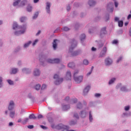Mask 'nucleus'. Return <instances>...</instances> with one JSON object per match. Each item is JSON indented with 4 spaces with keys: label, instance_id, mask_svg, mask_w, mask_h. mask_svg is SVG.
<instances>
[{
    "label": "nucleus",
    "instance_id": "603ef678",
    "mask_svg": "<svg viewBox=\"0 0 131 131\" xmlns=\"http://www.w3.org/2000/svg\"><path fill=\"white\" fill-rule=\"evenodd\" d=\"M101 96V94H99V93H96L95 95V96L96 97V98H98V97H100Z\"/></svg>",
    "mask_w": 131,
    "mask_h": 131
},
{
    "label": "nucleus",
    "instance_id": "39448f33",
    "mask_svg": "<svg viewBox=\"0 0 131 131\" xmlns=\"http://www.w3.org/2000/svg\"><path fill=\"white\" fill-rule=\"evenodd\" d=\"M76 46H77L76 42L74 40H73L72 41V45L69 49V53H72V50H73V49H74V48H75V47H76Z\"/></svg>",
    "mask_w": 131,
    "mask_h": 131
},
{
    "label": "nucleus",
    "instance_id": "72a5a7b5",
    "mask_svg": "<svg viewBox=\"0 0 131 131\" xmlns=\"http://www.w3.org/2000/svg\"><path fill=\"white\" fill-rule=\"evenodd\" d=\"M31 43V41H30L28 43H27L24 45V48H27L29 47V45Z\"/></svg>",
    "mask_w": 131,
    "mask_h": 131
},
{
    "label": "nucleus",
    "instance_id": "bf43d9fd",
    "mask_svg": "<svg viewBox=\"0 0 131 131\" xmlns=\"http://www.w3.org/2000/svg\"><path fill=\"white\" fill-rule=\"evenodd\" d=\"M129 19H131V14H129L127 16V19L129 20Z\"/></svg>",
    "mask_w": 131,
    "mask_h": 131
},
{
    "label": "nucleus",
    "instance_id": "f704fd0d",
    "mask_svg": "<svg viewBox=\"0 0 131 131\" xmlns=\"http://www.w3.org/2000/svg\"><path fill=\"white\" fill-rule=\"evenodd\" d=\"M115 79H116L115 78L112 79L108 82L109 84H112V83H113L114 81H115Z\"/></svg>",
    "mask_w": 131,
    "mask_h": 131
},
{
    "label": "nucleus",
    "instance_id": "09e8293b",
    "mask_svg": "<svg viewBox=\"0 0 131 131\" xmlns=\"http://www.w3.org/2000/svg\"><path fill=\"white\" fill-rule=\"evenodd\" d=\"M115 22H118V21H120V20H119V17H116L115 18Z\"/></svg>",
    "mask_w": 131,
    "mask_h": 131
},
{
    "label": "nucleus",
    "instance_id": "ddd939ff",
    "mask_svg": "<svg viewBox=\"0 0 131 131\" xmlns=\"http://www.w3.org/2000/svg\"><path fill=\"white\" fill-rule=\"evenodd\" d=\"M57 41H58V40L55 39L53 42V48L54 50H56V49H57Z\"/></svg>",
    "mask_w": 131,
    "mask_h": 131
},
{
    "label": "nucleus",
    "instance_id": "4be33fe9",
    "mask_svg": "<svg viewBox=\"0 0 131 131\" xmlns=\"http://www.w3.org/2000/svg\"><path fill=\"white\" fill-rule=\"evenodd\" d=\"M118 26L119 27H122L123 26V21L122 20L118 21Z\"/></svg>",
    "mask_w": 131,
    "mask_h": 131
},
{
    "label": "nucleus",
    "instance_id": "f8f14e48",
    "mask_svg": "<svg viewBox=\"0 0 131 131\" xmlns=\"http://www.w3.org/2000/svg\"><path fill=\"white\" fill-rule=\"evenodd\" d=\"M80 116L82 118H84L86 116V112L84 111L81 112Z\"/></svg>",
    "mask_w": 131,
    "mask_h": 131
},
{
    "label": "nucleus",
    "instance_id": "2eb2a0df",
    "mask_svg": "<svg viewBox=\"0 0 131 131\" xmlns=\"http://www.w3.org/2000/svg\"><path fill=\"white\" fill-rule=\"evenodd\" d=\"M16 114V113L15 111H11L10 112V116L11 118H14L15 117V115Z\"/></svg>",
    "mask_w": 131,
    "mask_h": 131
},
{
    "label": "nucleus",
    "instance_id": "49530a36",
    "mask_svg": "<svg viewBox=\"0 0 131 131\" xmlns=\"http://www.w3.org/2000/svg\"><path fill=\"white\" fill-rule=\"evenodd\" d=\"M38 42V39H36L33 43V46H35V45H36V43H37V42Z\"/></svg>",
    "mask_w": 131,
    "mask_h": 131
},
{
    "label": "nucleus",
    "instance_id": "412c9836",
    "mask_svg": "<svg viewBox=\"0 0 131 131\" xmlns=\"http://www.w3.org/2000/svg\"><path fill=\"white\" fill-rule=\"evenodd\" d=\"M17 72H18V70L17 69H12L11 74H16Z\"/></svg>",
    "mask_w": 131,
    "mask_h": 131
},
{
    "label": "nucleus",
    "instance_id": "aec40b11",
    "mask_svg": "<svg viewBox=\"0 0 131 131\" xmlns=\"http://www.w3.org/2000/svg\"><path fill=\"white\" fill-rule=\"evenodd\" d=\"M68 67L70 68H74L75 67L74 63L73 62H70L68 64Z\"/></svg>",
    "mask_w": 131,
    "mask_h": 131
},
{
    "label": "nucleus",
    "instance_id": "bb28decb",
    "mask_svg": "<svg viewBox=\"0 0 131 131\" xmlns=\"http://www.w3.org/2000/svg\"><path fill=\"white\" fill-rule=\"evenodd\" d=\"M17 28H18V25L17 24V23H14L13 29H17Z\"/></svg>",
    "mask_w": 131,
    "mask_h": 131
},
{
    "label": "nucleus",
    "instance_id": "f257e3e1",
    "mask_svg": "<svg viewBox=\"0 0 131 131\" xmlns=\"http://www.w3.org/2000/svg\"><path fill=\"white\" fill-rule=\"evenodd\" d=\"M78 74V71H77L74 72V79L77 83H80L82 81V80L83 79V76H80L78 77H76V75Z\"/></svg>",
    "mask_w": 131,
    "mask_h": 131
},
{
    "label": "nucleus",
    "instance_id": "c85d7f7f",
    "mask_svg": "<svg viewBox=\"0 0 131 131\" xmlns=\"http://www.w3.org/2000/svg\"><path fill=\"white\" fill-rule=\"evenodd\" d=\"M35 90L36 91H39L40 89V84H37L35 87Z\"/></svg>",
    "mask_w": 131,
    "mask_h": 131
},
{
    "label": "nucleus",
    "instance_id": "1a4fd4ad",
    "mask_svg": "<svg viewBox=\"0 0 131 131\" xmlns=\"http://www.w3.org/2000/svg\"><path fill=\"white\" fill-rule=\"evenodd\" d=\"M91 89V86H87L83 91V94L84 95H86V94H88V93H89V91H90V89Z\"/></svg>",
    "mask_w": 131,
    "mask_h": 131
},
{
    "label": "nucleus",
    "instance_id": "5fc2aeb1",
    "mask_svg": "<svg viewBox=\"0 0 131 131\" xmlns=\"http://www.w3.org/2000/svg\"><path fill=\"white\" fill-rule=\"evenodd\" d=\"M121 60H122V57H120V58L117 60V63H119V61H121Z\"/></svg>",
    "mask_w": 131,
    "mask_h": 131
},
{
    "label": "nucleus",
    "instance_id": "3c124183",
    "mask_svg": "<svg viewBox=\"0 0 131 131\" xmlns=\"http://www.w3.org/2000/svg\"><path fill=\"white\" fill-rule=\"evenodd\" d=\"M40 126V127H41V128H42L43 129H47V127H46V126L41 125Z\"/></svg>",
    "mask_w": 131,
    "mask_h": 131
},
{
    "label": "nucleus",
    "instance_id": "9b49d317",
    "mask_svg": "<svg viewBox=\"0 0 131 131\" xmlns=\"http://www.w3.org/2000/svg\"><path fill=\"white\" fill-rule=\"evenodd\" d=\"M107 52V49H106V47L103 48V50L100 53V57H104V55L106 54V52Z\"/></svg>",
    "mask_w": 131,
    "mask_h": 131
},
{
    "label": "nucleus",
    "instance_id": "c756f323",
    "mask_svg": "<svg viewBox=\"0 0 131 131\" xmlns=\"http://www.w3.org/2000/svg\"><path fill=\"white\" fill-rule=\"evenodd\" d=\"M89 120L90 121H93V116L91 112H89Z\"/></svg>",
    "mask_w": 131,
    "mask_h": 131
},
{
    "label": "nucleus",
    "instance_id": "338daca9",
    "mask_svg": "<svg viewBox=\"0 0 131 131\" xmlns=\"http://www.w3.org/2000/svg\"><path fill=\"white\" fill-rule=\"evenodd\" d=\"M9 126H12L13 125V123L12 122H10L9 124Z\"/></svg>",
    "mask_w": 131,
    "mask_h": 131
},
{
    "label": "nucleus",
    "instance_id": "e2e57ef3",
    "mask_svg": "<svg viewBox=\"0 0 131 131\" xmlns=\"http://www.w3.org/2000/svg\"><path fill=\"white\" fill-rule=\"evenodd\" d=\"M96 50H97V49L95 47H92V51H96Z\"/></svg>",
    "mask_w": 131,
    "mask_h": 131
},
{
    "label": "nucleus",
    "instance_id": "f03ea898",
    "mask_svg": "<svg viewBox=\"0 0 131 131\" xmlns=\"http://www.w3.org/2000/svg\"><path fill=\"white\" fill-rule=\"evenodd\" d=\"M54 79H56L55 82V84H56V85H58V84H60V83L63 82V78H59V75H58L57 74L54 75Z\"/></svg>",
    "mask_w": 131,
    "mask_h": 131
},
{
    "label": "nucleus",
    "instance_id": "7ed1b4c3",
    "mask_svg": "<svg viewBox=\"0 0 131 131\" xmlns=\"http://www.w3.org/2000/svg\"><path fill=\"white\" fill-rule=\"evenodd\" d=\"M19 29H20L21 31H16L15 32V35H20V34H23L24 32H25V30H26V27L23 26L19 27Z\"/></svg>",
    "mask_w": 131,
    "mask_h": 131
},
{
    "label": "nucleus",
    "instance_id": "423d86ee",
    "mask_svg": "<svg viewBox=\"0 0 131 131\" xmlns=\"http://www.w3.org/2000/svg\"><path fill=\"white\" fill-rule=\"evenodd\" d=\"M15 105V103H14V101H11L10 103H9V105L8 106V110H13V109H14V106Z\"/></svg>",
    "mask_w": 131,
    "mask_h": 131
},
{
    "label": "nucleus",
    "instance_id": "a211bd4d",
    "mask_svg": "<svg viewBox=\"0 0 131 131\" xmlns=\"http://www.w3.org/2000/svg\"><path fill=\"white\" fill-rule=\"evenodd\" d=\"M79 54V52L78 51H74V52L72 53L71 56L72 57H74V56H77Z\"/></svg>",
    "mask_w": 131,
    "mask_h": 131
},
{
    "label": "nucleus",
    "instance_id": "37998d69",
    "mask_svg": "<svg viewBox=\"0 0 131 131\" xmlns=\"http://www.w3.org/2000/svg\"><path fill=\"white\" fill-rule=\"evenodd\" d=\"M37 118H38V119H40L41 118H43V116H42V115H38Z\"/></svg>",
    "mask_w": 131,
    "mask_h": 131
},
{
    "label": "nucleus",
    "instance_id": "8fccbe9b",
    "mask_svg": "<svg viewBox=\"0 0 131 131\" xmlns=\"http://www.w3.org/2000/svg\"><path fill=\"white\" fill-rule=\"evenodd\" d=\"M125 111H128L129 110V107L128 106H125Z\"/></svg>",
    "mask_w": 131,
    "mask_h": 131
},
{
    "label": "nucleus",
    "instance_id": "a19ab883",
    "mask_svg": "<svg viewBox=\"0 0 131 131\" xmlns=\"http://www.w3.org/2000/svg\"><path fill=\"white\" fill-rule=\"evenodd\" d=\"M121 90L122 91V92H126V88L123 86L121 89Z\"/></svg>",
    "mask_w": 131,
    "mask_h": 131
},
{
    "label": "nucleus",
    "instance_id": "ea45409f",
    "mask_svg": "<svg viewBox=\"0 0 131 131\" xmlns=\"http://www.w3.org/2000/svg\"><path fill=\"white\" fill-rule=\"evenodd\" d=\"M46 88H47V85H46V84H43V85H42V86H41V91H42V90H45V89H46Z\"/></svg>",
    "mask_w": 131,
    "mask_h": 131
},
{
    "label": "nucleus",
    "instance_id": "a878e982",
    "mask_svg": "<svg viewBox=\"0 0 131 131\" xmlns=\"http://www.w3.org/2000/svg\"><path fill=\"white\" fill-rule=\"evenodd\" d=\"M70 108V106L69 105H63V110H68V109Z\"/></svg>",
    "mask_w": 131,
    "mask_h": 131
},
{
    "label": "nucleus",
    "instance_id": "e433bc0d",
    "mask_svg": "<svg viewBox=\"0 0 131 131\" xmlns=\"http://www.w3.org/2000/svg\"><path fill=\"white\" fill-rule=\"evenodd\" d=\"M38 12H36L34 15V16L33 17V19H36V18H37L38 16Z\"/></svg>",
    "mask_w": 131,
    "mask_h": 131
},
{
    "label": "nucleus",
    "instance_id": "680f3d73",
    "mask_svg": "<svg viewBox=\"0 0 131 131\" xmlns=\"http://www.w3.org/2000/svg\"><path fill=\"white\" fill-rule=\"evenodd\" d=\"M39 2V0H34V4H36L37 3H38Z\"/></svg>",
    "mask_w": 131,
    "mask_h": 131
},
{
    "label": "nucleus",
    "instance_id": "20e7f679",
    "mask_svg": "<svg viewBox=\"0 0 131 131\" xmlns=\"http://www.w3.org/2000/svg\"><path fill=\"white\" fill-rule=\"evenodd\" d=\"M48 63H50L51 64H55L60 63V59L55 58L54 59H49L47 60Z\"/></svg>",
    "mask_w": 131,
    "mask_h": 131
},
{
    "label": "nucleus",
    "instance_id": "2f4dec72",
    "mask_svg": "<svg viewBox=\"0 0 131 131\" xmlns=\"http://www.w3.org/2000/svg\"><path fill=\"white\" fill-rule=\"evenodd\" d=\"M83 63L84 64V65H89V60L84 59L83 61Z\"/></svg>",
    "mask_w": 131,
    "mask_h": 131
},
{
    "label": "nucleus",
    "instance_id": "864d4df0",
    "mask_svg": "<svg viewBox=\"0 0 131 131\" xmlns=\"http://www.w3.org/2000/svg\"><path fill=\"white\" fill-rule=\"evenodd\" d=\"M118 42V41H117V40H114L113 41V43L116 45V43H117Z\"/></svg>",
    "mask_w": 131,
    "mask_h": 131
},
{
    "label": "nucleus",
    "instance_id": "5701e85b",
    "mask_svg": "<svg viewBox=\"0 0 131 131\" xmlns=\"http://www.w3.org/2000/svg\"><path fill=\"white\" fill-rule=\"evenodd\" d=\"M105 34L106 33V27H104L101 29V35H102V34Z\"/></svg>",
    "mask_w": 131,
    "mask_h": 131
},
{
    "label": "nucleus",
    "instance_id": "9d476101",
    "mask_svg": "<svg viewBox=\"0 0 131 131\" xmlns=\"http://www.w3.org/2000/svg\"><path fill=\"white\" fill-rule=\"evenodd\" d=\"M46 5L47 12V13H50V12H51V10H50V8H51V4H50L49 2H47L46 3Z\"/></svg>",
    "mask_w": 131,
    "mask_h": 131
},
{
    "label": "nucleus",
    "instance_id": "0eeeda50",
    "mask_svg": "<svg viewBox=\"0 0 131 131\" xmlns=\"http://www.w3.org/2000/svg\"><path fill=\"white\" fill-rule=\"evenodd\" d=\"M105 62L106 65H111L112 64V59L110 58H107L105 59Z\"/></svg>",
    "mask_w": 131,
    "mask_h": 131
},
{
    "label": "nucleus",
    "instance_id": "393cba45",
    "mask_svg": "<svg viewBox=\"0 0 131 131\" xmlns=\"http://www.w3.org/2000/svg\"><path fill=\"white\" fill-rule=\"evenodd\" d=\"M27 3V1L26 0L23 1L20 3L21 7H23V6H25V4H26Z\"/></svg>",
    "mask_w": 131,
    "mask_h": 131
},
{
    "label": "nucleus",
    "instance_id": "6ab92c4d",
    "mask_svg": "<svg viewBox=\"0 0 131 131\" xmlns=\"http://www.w3.org/2000/svg\"><path fill=\"white\" fill-rule=\"evenodd\" d=\"M21 0H15V2L13 3L14 7H16V6H18L19 3H20Z\"/></svg>",
    "mask_w": 131,
    "mask_h": 131
},
{
    "label": "nucleus",
    "instance_id": "cd10ccee",
    "mask_svg": "<svg viewBox=\"0 0 131 131\" xmlns=\"http://www.w3.org/2000/svg\"><path fill=\"white\" fill-rule=\"evenodd\" d=\"M27 10L28 12H31V11H32V7H31L30 6H28L27 7Z\"/></svg>",
    "mask_w": 131,
    "mask_h": 131
},
{
    "label": "nucleus",
    "instance_id": "052dcab7",
    "mask_svg": "<svg viewBox=\"0 0 131 131\" xmlns=\"http://www.w3.org/2000/svg\"><path fill=\"white\" fill-rule=\"evenodd\" d=\"M92 71H91L89 73H87L86 75L87 76H89L90 75H91V74H92Z\"/></svg>",
    "mask_w": 131,
    "mask_h": 131
},
{
    "label": "nucleus",
    "instance_id": "4468645a",
    "mask_svg": "<svg viewBox=\"0 0 131 131\" xmlns=\"http://www.w3.org/2000/svg\"><path fill=\"white\" fill-rule=\"evenodd\" d=\"M39 74H40V72H39V70H35L34 72V75L35 76H39Z\"/></svg>",
    "mask_w": 131,
    "mask_h": 131
},
{
    "label": "nucleus",
    "instance_id": "dca6fc26",
    "mask_svg": "<svg viewBox=\"0 0 131 131\" xmlns=\"http://www.w3.org/2000/svg\"><path fill=\"white\" fill-rule=\"evenodd\" d=\"M89 4L90 6V7H92L96 4V2H94L93 0H89Z\"/></svg>",
    "mask_w": 131,
    "mask_h": 131
},
{
    "label": "nucleus",
    "instance_id": "0e129e2a",
    "mask_svg": "<svg viewBox=\"0 0 131 131\" xmlns=\"http://www.w3.org/2000/svg\"><path fill=\"white\" fill-rule=\"evenodd\" d=\"M64 100L65 101H68V100H69V97H67Z\"/></svg>",
    "mask_w": 131,
    "mask_h": 131
},
{
    "label": "nucleus",
    "instance_id": "f3484780",
    "mask_svg": "<svg viewBox=\"0 0 131 131\" xmlns=\"http://www.w3.org/2000/svg\"><path fill=\"white\" fill-rule=\"evenodd\" d=\"M29 118H30V119H36L37 117L33 114L29 115Z\"/></svg>",
    "mask_w": 131,
    "mask_h": 131
},
{
    "label": "nucleus",
    "instance_id": "4c0bfd02",
    "mask_svg": "<svg viewBox=\"0 0 131 131\" xmlns=\"http://www.w3.org/2000/svg\"><path fill=\"white\" fill-rule=\"evenodd\" d=\"M7 82L11 85L14 84V82L13 81L11 80H7Z\"/></svg>",
    "mask_w": 131,
    "mask_h": 131
},
{
    "label": "nucleus",
    "instance_id": "69168bd1",
    "mask_svg": "<svg viewBox=\"0 0 131 131\" xmlns=\"http://www.w3.org/2000/svg\"><path fill=\"white\" fill-rule=\"evenodd\" d=\"M40 31H38V32L36 33V35H39V34H40Z\"/></svg>",
    "mask_w": 131,
    "mask_h": 131
},
{
    "label": "nucleus",
    "instance_id": "b1692460",
    "mask_svg": "<svg viewBox=\"0 0 131 131\" xmlns=\"http://www.w3.org/2000/svg\"><path fill=\"white\" fill-rule=\"evenodd\" d=\"M29 120V118H26L24 119V121H23L22 122H23V124H26V123H27V122H28Z\"/></svg>",
    "mask_w": 131,
    "mask_h": 131
},
{
    "label": "nucleus",
    "instance_id": "7c9ffc66",
    "mask_svg": "<svg viewBox=\"0 0 131 131\" xmlns=\"http://www.w3.org/2000/svg\"><path fill=\"white\" fill-rule=\"evenodd\" d=\"M84 38H85V34H82L80 37L81 40L82 41Z\"/></svg>",
    "mask_w": 131,
    "mask_h": 131
},
{
    "label": "nucleus",
    "instance_id": "13d9d810",
    "mask_svg": "<svg viewBox=\"0 0 131 131\" xmlns=\"http://www.w3.org/2000/svg\"><path fill=\"white\" fill-rule=\"evenodd\" d=\"M70 9H71L70 6L69 5V6H68L67 7V11H70Z\"/></svg>",
    "mask_w": 131,
    "mask_h": 131
},
{
    "label": "nucleus",
    "instance_id": "de8ad7c7",
    "mask_svg": "<svg viewBox=\"0 0 131 131\" xmlns=\"http://www.w3.org/2000/svg\"><path fill=\"white\" fill-rule=\"evenodd\" d=\"M2 82H3V78L0 77V88H2Z\"/></svg>",
    "mask_w": 131,
    "mask_h": 131
},
{
    "label": "nucleus",
    "instance_id": "c9c22d12",
    "mask_svg": "<svg viewBox=\"0 0 131 131\" xmlns=\"http://www.w3.org/2000/svg\"><path fill=\"white\" fill-rule=\"evenodd\" d=\"M77 108L78 109H80L81 108H82V105L81 104V103H79L78 104H77Z\"/></svg>",
    "mask_w": 131,
    "mask_h": 131
},
{
    "label": "nucleus",
    "instance_id": "a18cd8bd",
    "mask_svg": "<svg viewBox=\"0 0 131 131\" xmlns=\"http://www.w3.org/2000/svg\"><path fill=\"white\" fill-rule=\"evenodd\" d=\"M33 127H34V126L33 125H29V126H28V128H30V129H32Z\"/></svg>",
    "mask_w": 131,
    "mask_h": 131
},
{
    "label": "nucleus",
    "instance_id": "c03bdc74",
    "mask_svg": "<svg viewBox=\"0 0 131 131\" xmlns=\"http://www.w3.org/2000/svg\"><path fill=\"white\" fill-rule=\"evenodd\" d=\"M25 20H26V18L25 17H21V18H20V21H21V23L24 22V21H25Z\"/></svg>",
    "mask_w": 131,
    "mask_h": 131
},
{
    "label": "nucleus",
    "instance_id": "6e6552de",
    "mask_svg": "<svg viewBox=\"0 0 131 131\" xmlns=\"http://www.w3.org/2000/svg\"><path fill=\"white\" fill-rule=\"evenodd\" d=\"M67 80H70L71 79V72L68 71L66 75Z\"/></svg>",
    "mask_w": 131,
    "mask_h": 131
},
{
    "label": "nucleus",
    "instance_id": "473e14b6",
    "mask_svg": "<svg viewBox=\"0 0 131 131\" xmlns=\"http://www.w3.org/2000/svg\"><path fill=\"white\" fill-rule=\"evenodd\" d=\"M70 125H75V124H76V122L74 121H71L69 123Z\"/></svg>",
    "mask_w": 131,
    "mask_h": 131
},
{
    "label": "nucleus",
    "instance_id": "6e6d98bb",
    "mask_svg": "<svg viewBox=\"0 0 131 131\" xmlns=\"http://www.w3.org/2000/svg\"><path fill=\"white\" fill-rule=\"evenodd\" d=\"M73 103H76L77 102V99L75 98V99L72 100Z\"/></svg>",
    "mask_w": 131,
    "mask_h": 131
},
{
    "label": "nucleus",
    "instance_id": "58836bf2",
    "mask_svg": "<svg viewBox=\"0 0 131 131\" xmlns=\"http://www.w3.org/2000/svg\"><path fill=\"white\" fill-rule=\"evenodd\" d=\"M62 30H63V31H68V30H69V28L64 27L63 28Z\"/></svg>",
    "mask_w": 131,
    "mask_h": 131
},
{
    "label": "nucleus",
    "instance_id": "79ce46f5",
    "mask_svg": "<svg viewBox=\"0 0 131 131\" xmlns=\"http://www.w3.org/2000/svg\"><path fill=\"white\" fill-rule=\"evenodd\" d=\"M74 117H75V118H77V119H78L79 118V116H78V114H74Z\"/></svg>",
    "mask_w": 131,
    "mask_h": 131
},
{
    "label": "nucleus",
    "instance_id": "774afa93",
    "mask_svg": "<svg viewBox=\"0 0 131 131\" xmlns=\"http://www.w3.org/2000/svg\"><path fill=\"white\" fill-rule=\"evenodd\" d=\"M129 35L131 36V28H130L129 31Z\"/></svg>",
    "mask_w": 131,
    "mask_h": 131
},
{
    "label": "nucleus",
    "instance_id": "4d7b16f0",
    "mask_svg": "<svg viewBox=\"0 0 131 131\" xmlns=\"http://www.w3.org/2000/svg\"><path fill=\"white\" fill-rule=\"evenodd\" d=\"M115 6L116 8H117L118 7V3L116 2H115Z\"/></svg>",
    "mask_w": 131,
    "mask_h": 131
}]
</instances>
